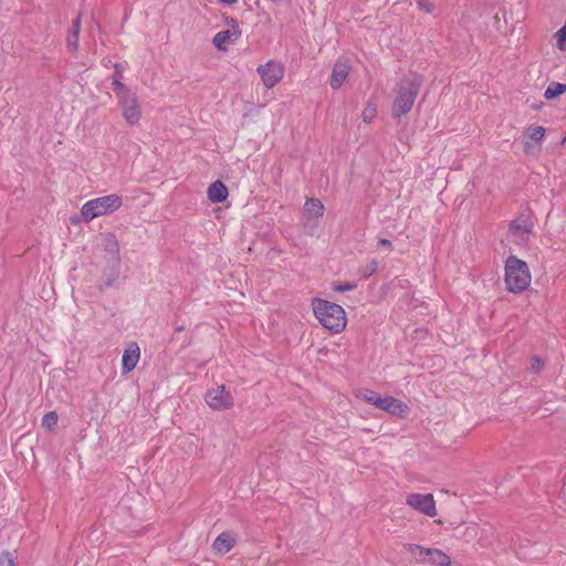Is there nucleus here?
I'll use <instances>...</instances> for the list:
<instances>
[{
    "instance_id": "13",
    "label": "nucleus",
    "mask_w": 566,
    "mask_h": 566,
    "mask_svg": "<svg viewBox=\"0 0 566 566\" xmlns=\"http://www.w3.org/2000/svg\"><path fill=\"white\" fill-rule=\"evenodd\" d=\"M140 359V348L136 342L127 344L122 356V374L127 375L134 370Z\"/></svg>"
},
{
    "instance_id": "4",
    "label": "nucleus",
    "mask_w": 566,
    "mask_h": 566,
    "mask_svg": "<svg viewBox=\"0 0 566 566\" xmlns=\"http://www.w3.org/2000/svg\"><path fill=\"white\" fill-rule=\"evenodd\" d=\"M123 206V198L117 193L97 197L86 201L81 209L82 219L90 222L95 218L113 213Z\"/></svg>"
},
{
    "instance_id": "1",
    "label": "nucleus",
    "mask_w": 566,
    "mask_h": 566,
    "mask_svg": "<svg viewBox=\"0 0 566 566\" xmlns=\"http://www.w3.org/2000/svg\"><path fill=\"white\" fill-rule=\"evenodd\" d=\"M423 83L420 74L411 73L401 77L394 90L391 115L400 118L411 112Z\"/></svg>"
},
{
    "instance_id": "15",
    "label": "nucleus",
    "mask_w": 566,
    "mask_h": 566,
    "mask_svg": "<svg viewBox=\"0 0 566 566\" xmlns=\"http://www.w3.org/2000/svg\"><path fill=\"white\" fill-rule=\"evenodd\" d=\"M324 205L319 199L308 198L303 206V218L307 221L317 220L324 214Z\"/></svg>"
},
{
    "instance_id": "3",
    "label": "nucleus",
    "mask_w": 566,
    "mask_h": 566,
    "mask_svg": "<svg viewBox=\"0 0 566 566\" xmlns=\"http://www.w3.org/2000/svg\"><path fill=\"white\" fill-rule=\"evenodd\" d=\"M532 274L527 263L515 255H510L504 265V283L511 293H521L528 289Z\"/></svg>"
},
{
    "instance_id": "25",
    "label": "nucleus",
    "mask_w": 566,
    "mask_h": 566,
    "mask_svg": "<svg viewBox=\"0 0 566 566\" xmlns=\"http://www.w3.org/2000/svg\"><path fill=\"white\" fill-rule=\"evenodd\" d=\"M483 532V530L478 525V524H470L468 525L462 535L463 537L465 538L467 542H472L474 541L481 533Z\"/></svg>"
},
{
    "instance_id": "9",
    "label": "nucleus",
    "mask_w": 566,
    "mask_h": 566,
    "mask_svg": "<svg viewBox=\"0 0 566 566\" xmlns=\"http://www.w3.org/2000/svg\"><path fill=\"white\" fill-rule=\"evenodd\" d=\"M406 504L412 510L429 516L434 517L438 514L437 504L433 494L431 493H416L411 492L406 494Z\"/></svg>"
},
{
    "instance_id": "18",
    "label": "nucleus",
    "mask_w": 566,
    "mask_h": 566,
    "mask_svg": "<svg viewBox=\"0 0 566 566\" xmlns=\"http://www.w3.org/2000/svg\"><path fill=\"white\" fill-rule=\"evenodd\" d=\"M426 564L431 566H451V558L439 548H430L427 554Z\"/></svg>"
},
{
    "instance_id": "7",
    "label": "nucleus",
    "mask_w": 566,
    "mask_h": 566,
    "mask_svg": "<svg viewBox=\"0 0 566 566\" xmlns=\"http://www.w3.org/2000/svg\"><path fill=\"white\" fill-rule=\"evenodd\" d=\"M226 23L229 28L217 32L212 39V44L220 52H227L241 36L240 25L234 18H226Z\"/></svg>"
},
{
    "instance_id": "32",
    "label": "nucleus",
    "mask_w": 566,
    "mask_h": 566,
    "mask_svg": "<svg viewBox=\"0 0 566 566\" xmlns=\"http://www.w3.org/2000/svg\"><path fill=\"white\" fill-rule=\"evenodd\" d=\"M283 0H271V2L275 6H279Z\"/></svg>"
},
{
    "instance_id": "20",
    "label": "nucleus",
    "mask_w": 566,
    "mask_h": 566,
    "mask_svg": "<svg viewBox=\"0 0 566 566\" xmlns=\"http://www.w3.org/2000/svg\"><path fill=\"white\" fill-rule=\"evenodd\" d=\"M81 31V20L76 18L72 24V31L66 39V45L71 51H76L78 48V35Z\"/></svg>"
},
{
    "instance_id": "27",
    "label": "nucleus",
    "mask_w": 566,
    "mask_h": 566,
    "mask_svg": "<svg viewBox=\"0 0 566 566\" xmlns=\"http://www.w3.org/2000/svg\"><path fill=\"white\" fill-rule=\"evenodd\" d=\"M417 7L426 13H431L433 11V4L428 0H418Z\"/></svg>"
},
{
    "instance_id": "26",
    "label": "nucleus",
    "mask_w": 566,
    "mask_h": 566,
    "mask_svg": "<svg viewBox=\"0 0 566 566\" xmlns=\"http://www.w3.org/2000/svg\"><path fill=\"white\" fill-rule=\"evenodd\" d=\"M59 421V416L55 411L45 413L42 418V427L46 430H52Z\"/></svg>"
},
{
    "instance_id": "12",
    "label": "nucleus",
    "mask_w": 566,
    "mask_h": 566,
    "mask_svg": "<svg viewBox=\"0 0 566 566\" xmlns=\"http://www.w3.org/2000/svg\"><path fill=\"white\" fill-rule=\"evenodd\" d=\"M377 408L398 418H406L410 411L406 402L392 396H380Z\"/></svg>"
},
{
    "instance_id": "10",
    "label": "nucleus",
    "mask_w": 566,
    "mask_h": 566,
    "mask_svg": "<svg viewBox=\"0 0 566 566\" xmlns=\"http://www.w3.org/2000/svg\"><path fill=\"white\" fill-rule=\"evenodd\" d=\"M546 129L543 126H528L523 134V150L526 155H535L539 151L545 138Z\"/></svg>"
},
{
    "instance_id": "31",
    "label": "nucleus",
    "mask_w": 566,
    "mask_h": 566,
    "mask_svg": "<svg viewBox=\"0 0 566 566\" xmlns=\"http://www.w3.org/2000/svg\"><path fill=\"white\" fill-rule=\"evenodd\" d=\"M217 2L226 6H234L238 2V0H217Z\"/></svg>"
},
{
    "instance_id": "5",
    "label": "nucleus",
    "mask_w": 566,
    "mask_h": 566,
    "mask_svg": "<svg viewBox=\"0 0 566 566\" xmlns=\"http://www.w3.org/2000/svg\"><path fill=\"white\" fill-rule=\"evenodd\" d=\"M117 107L125 125L130 127L140 125L144 117V112L142 102L136 92L127 94L126 96L117 99Z\"/></svg>"
},
{
    "instance_id": "11",
    "label": "nucleus",
    "mask_w": 566,
    "mask_h": 566,
    "mask_svg": "<svg viewBox=\"0 0 566 566\" xmlns=\"http://www.w3.org/2000/svg\"><path fill=\"white\" fill-rule=\"evenodd\" d=\"M352 72V64L348 59H338L332 69L329 85L333 90H339L347 81Z\"/></svg>"
},
{
    "instance_id": "22",
    "label": "nucleus",
    "mask_w": 566,
    "mask_h": 566,
    "mask_svg": "<svg viewBox=\"0 0 566 566\" xmlns=\"http://www.w3.org/2000/svg\"><path fill=\"white\" fill-rule=\"evenodd\" d=\"M429 547H424L418 544H409L407 546L408 553L415 558L418 563L426 564L427 554L429 553Z\"/></svg>"
},
{
    "instance_id": "30",
    "label": "nucleus",
    "mask_w": 566,
    "mask_h": 566,
    "mask_svg": "<svg viewBox=\"0 0 566 566\" xmlns=\"http://www.w3.org/2000/svg\"><path fill=\"white\" fill-rule=\"evenodd\" d=\"M378 244L384 247V248H386V249H388V250L392 249V244H391V242L388 239H379Z\"/></svg>"
},
{
    "instance_id": "19",
    "label": "nucleus",
    "mask_w": 566,
    "mask_h": 566,
    "mask_svg": "<svg viewBox=\"0 0 566 566\" xmlns=\"http://www.w3.org/2000/svg\"><path fill=\"white\" fill-rule=\"evenodd\" d=\"M116 69V75L113 78L112 86L113 91L115 93L116 99L122 98L123 96H126L127 94L133 93L134 91L129 87H127L122 81V73L118 71V65L115 66Z\"/></svg>"
},
{
    "instance_id": "8",
    "label": "nucleus",
    "mask_w": 566,
    "mask_h": 566,
    "mask_svg": "<svg viewBox=\"0 0 566 566\" xmlns=\"http://www.w3.org/2000/svg\"><path fill=\"white\" fill-rule=\"evenodd\" d=\"M256 72L261 77L263 85L266 88H273L284 77L285 69L282 62L276 60H269L264 64L256 67Z\"/></svg>"
},
{
    "instance_id": "29",
    "label": "nucleus",
    "mask_w": 566,
    "mask_h": 566,
    "mask_svg": "<svg viewBox=\"0 0 566 566\" xmlns=\"http://www.w3.org/2000/svg\"><path fill=\"white\" fill-rule=\"evenodd\" d=\"M355 287L354 284L345 283L334 286V291L336 292H345V291H352Z\"/></svg>"
},
{
    "instance_id": "6",
    "label": "nucleus",
    "mask_w": 566,
    "mask_h": 566,
    "mask_svg": "<svg viewBox=\"0 0 566 566\" xmlns=\"http://www.w3.org/2000/svg\"><path fill=\"white\" fill-rule=\"evenodd\" d=\"M203 398L207 406L213 411H228L234 407V396L224 385L208 389Z\"/></svg>"
},
{
    "instance_id": "2",
    "label": "nucleus",
    "mask_w": 566,
    "mask_h": 566,
    "mask_svg": "<svg viewBox=\"0 0 566 566\" xmlns=\"http://www.w3.org/2000/svg\"><path fill=\"white\" fill-rule=\"evenodd\" d=\"M311 306L316 319L329 332L339 334L346 328L347 317L340 305L323 298H313Z\"/></svg>"
},
{
    "instance_id": "23",
    "label": "nucleus",
    "mask_w": 566,
    "mask_h": 566,
    "mask_svg": "<svg viewBox=\"0 0 566 566\" xmlns=\"http://www.w3.org/2000/svg\"><path fill=\"white\" fill-rule=\"evenodd\" d=\"M378 113V108L375 102H368L361 112V119L366 124H370L375 120Z\"/></svg>"
},
{
    "instance_id": "17",
    "label": "nucleus",
    "mask_w": 566,
    "mask_h": 566,
    "mask_svg": "<svg viewBox=\"0 0 566 566\" xmlns=\"http://www.w3.org/2000/svg\"><path fill=\"white\" fill-rule=\"evenodd\" d=\"M207 196L211 202L218 203L224 201L228 198L229 190L222 181L217 180L210 184L208 187Z\"/></svg>"
},
{
    "instance_id": "28",
    "label": "nucleus",
    "mask_w": 566,
    "mask_h": 566,
    "mask_svg": "<svg viewBox=\"0 0 566 566\" xmlns=\"http://www.w3.org/2000/svg\"><path fill=\"white\" fill-rule=\"evenodd\" d=\"M0 566H15L14 560L9 552H3L0 554Z\"/></svg>"
},
{
    "instance_id": "14",
    "label": "nucleus",
    "mask_w": 566,
    "mask_h": 566,
    "mask_svg": "<svg viewBox=\"0 0 566 566\" xmlns=\"http://www.w3.org/2000/svg\"><path fill=\"white\" fill-rule=\"evenodd\" d=\"M530 233L531 224L526 220L516 219L509 226L507 234L517 243L526 242Z\"/></svg>"
},
{
    "instance_id": "21",
    "label": "nucleus",
    "mask_w": 566,
    "mask_h": 566,
    "mask_svg": "<svg viewBox=\"0 0 566 566\" xmlns=\"http://www.w3.org/2000/svg\"><path fill=\"white\" fill-rule=\"evenodd\" d=\"M355 397L361 401L368 402L377 408L380 395L370 389H357L354 392Z\"/></svg>"
},
{
    "instance_id": "24",
    "label": "nucleus",
    "mask_w": 566,
    "mask_h": 566,
    "mask_svg": "<svg viewBox=\"0 0 566 566\" xmlns=\"http://www.w3.org/2000/svg\"><path fill=\"white\" fill-rule=\"evenodd\" d=\"M566 92V85L562 83H552L545 90L544 96L546 99H553Z\"/></svg>"
},
{
    "instance_id": "16",
    "label": "nucleus",
    "mask_w": 566,
    "mask_h": 566,
    "mask_svg": "<svg viewBox=\"0 0 566 566\" xmlns=\"http://www.w3.org/2000/svg\"><path fill=\"white\" fill-rule=\"evenodd\" d=\"M235 535L231 532H222L212 543V549L216 554L224 555L235 545Z\"/></svg>"
}]
</instances>
